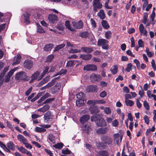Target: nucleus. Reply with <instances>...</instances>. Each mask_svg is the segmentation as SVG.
<instances>
[{
	"mask_svg": "<svg viewBox=\"0 0 156 156\" xmlns=\"http://www.w3.org/2000/svg\"><path fill=\"white\" fill-rule=\"evenodd\" d=\"M15 78L19 81H26L29 80L28 76L23 71L20 72L15 75Z\"/></svg>",
	"mask_w": 156,
	"mask_h": 156,
	"instance_id": "f257e3e1",
	"label": "nucleus"
},
{
	"mask_svg": "<svg viewBox=\"0 0 156 156\" xmlns=\"http://www.w3.org/2000/svg\"><path fill=\"white\" fill-rule=\"evenodd\" d=\"M108 41L106 39H100L98 41V46H101L102 49L107 50L108 48Z\"/></svg>",
	"mask_w": 156,
	"mask_h": 156,
	"instance_id": "f03ea898",
	"label": "nucleus"
},
{
	"mask_svg": "<svg viewBox=\"0 0 156 156\" xmlns=\"http://www.w3.org/2000/svg\"><path fill=\"white\" fill-rule=\"evenodd\" d=\"M122 136V134L120 132L114 135V139L117 144L118 145L121 142Z\"/></svg>",
	"mask_w": 156,
	"mask_h": 156,
	"instance_id": "7ed1b4c3",
	"label": "nucleus"
},
{
	"mask_svg": "<svg viewBox=\"0 0 156 156\" xmlns=\"http://www.w3.org/2000/svg\"><path fill=\"white\" fill-rule=\"evenodd\" d=\"M94 10L97 11L98 9H100L102 7V4L100 2L99 0H94L93 2Z\"/></svg>",
	"mask_w": 156,
	"mask_h": 156,
	"instance_id": "20e7f679",
	"label": "nucleus"
},
{
	"mask_svg": "<svg viewBox=\"0 0 156 156\" xmlns=\"http://www.w3.org/2000/svg\"><path fill=\"white\" fill-rule=\"evenodd\" d=\"M83 69L87 71L97 70V66L94 64L87 65L84 66Z\"/></svg>",
	"mask_w": 156,
	"mask_h": 156,
	"instance_id": "39448f33",
	"label": "nucleus"
},
{
	"mask_svg": "<svg viewBox=\"0 0 156 156\" xmlns=\"http://www.w3.org/2000/svg\"><path fill=\"white\" fill-rule=\"evenodd\" d=\"M33 65V62L32 61L27 59L25 60L24 62L23 66L25 68L28 69H30L32 68Z\"/></svg>",
	"mask_w": 156,
	"mask_h": 156,
	"instance_id": "423d86ee",
	"label": "nucleus"
},
{
	"mask_svg": "<svg viewBox=\"0 0 156 156\" xmlns=\"http://www.w3.org/2000/svg\"><path fill=\"white\" fill-rule=\"evenodd\" d=\"M72 24L73 26L76 29L81 28L83 25V23L81 20L77 22H73Z\"/></svg>",
	"mask_w": 156,
	"mask_h": 156,
	"instance_id": "0eeeda50",
	"label": "nucleus"
},
{
	"mask_svg": "<svg viewBox=\"0 0 156 156\" xmlns=\"http://www.w3.org/2000/svg\"><path fill=\"white\" fill-rule=\"evenodd\" d=\"M102 141H103L106 144H110L112 142V139L108 136H104L102 139Z\"/></svg>",
	"mask_w": 156,
	"mask_h": 156,
	"instance_id": "6e6552de",
	"label": "nucleus"
},
{
	"mask_svg": "<svg viewBox=\"0 0 156 156\" xmlns=\"http://www.w3.org/2000/svg\"><path fill=\"white\" fill-rule=\"evenodd\" d=\"M96 123L97 126L100 127H104L107 125L106 122L103 118L98 120Z\"/></svg>",
	"mask_w": 156,
	"mask_h": 156,
	"instance_id": "1a4fd4ad",
	"label": "nucleus"
},
{
	"mask_svg": "<svg viewBox=\"0 0 156 156\" xmlns=\"http://www.w3.org/2000/svg\"><path fill=\"white\" fill-rule=\"evenodd\" d=\"M48 19L52 23H56L58 21V17L55 15L50 14L48 16Z\"/></svg>",
	"mask_w": 156,
	"mask_h": 156,
	"instance_id": "9d476101",
	"label": "nucleus"
},
{
	"mask_svg": "<svg viewBox=\"0 0 156 156\" xmlns=\"http://www.w3.org/2000/svg\"><path fill=\"white\" fill-rule=\"evenodd\" d=\"M52 119V116L50 111H48L44 115V119L45 122H47L49 120Z\"/></svg>",
	"mask_w": 156,
	"mask_h": 156,
	"instance_id": "9b49d317",
	"label": "nucleus"
},
{
	"mask_svg": "<svg viewBox=\"0 0 156 156\" xmlns=\"http://www.w3.org/2000/svg\"><path fill=\"white\" fill-rule=\"evenodd\" d=\"M139 29L141 35L147 36V32L146 30L144 29V27L142 24H140L139 27Z\"/></svg>",
	"mask_w": 156,
	"mask_h": 156,
	"instance_id": "f8f14e48",
	"label": "nucleus"
},
{
	"mask_svg": "<svg viewBox=\"0 0 156 156\" xmlns=\"http://www.w3.org/2000/svg\"><path fill=\"white\" fill-rule=\"evenodd\" d=\"M101 119H103L101 114H98L95 115L94 116H92L91 117V120L93 122H96L98 120H100Z\"/></svg>",
	"mask_w": 156,
	"mask_h": 156,
	"instance_id": "ddd939ff",
	"label": "nucleus"
},
{
	"mask_svg": "<svg viewBox=\"0 0 156 156\" xmlns=\"http://www.w3.org/2000/svg\"><path fill=\"white\" fill-rule=\"evenodd\" d=\"M98 90L96 85H90L87 87V91L88 92H96Z\"/></svg>",
	"mask_w": 156,
	"mask_h": 156,
	"instance_id": "4468645a",
	"label": "nucleus"
},
{
	"mask_svg": "<svg viewBox=\"0 0 156 156\" xmlns=\"http://www.w3.org/2000/svg\"><path fill=\"white\" fill-rule=\"evenodd\" d=\"M21 57L19 54H17L16 56L14 58L13 62L12 64V65H15L19 64L21 61Z\"/></svg>",
	"mask_w": 156,
	"mask_h": 156,
	"instance_id": "2eb2a0df",
	"label": "nucleus"
},
{
	"mask_svg": "<svg viewBox=\"0 0 156 156\" xmlns=\"http://www.w3.org/2000/svg\"><path fill=\"white\" fill-rule=\"evenodd\" d=\"M109 130V128L108 127H105L104 128H100L97 130V133L100 134H105Z\"/></svg>",
	"mask_w": 156,
	"mask_h": 156,
	"instance_id": "dca6fc26",
	"label": "nucleus"
},
{
	"mask_svg": "<svg viewBox=\"0 0 156 156\" xmlns=\"http://www.w3.org/2000/svg\"><path fill=\"white\" fill-rule=\"evenodd\" d=\"M90 119V116L88 115H83L80 119V122L82 124H84Z\"/></svg>",
	"mask_w": 156,
	"mask_h": 156,
	"instance_id": "f3484780",
	"label": "nucleus"
},
{
	"mask_svg": "<svg viewBox=\"0 0 156 156\" xmlns=\"http://www.w3.org/2000/svg\"><path fill=\"white\" fill-rule=\"evenodd\" d=\"M90 78L92 81H97L100 80L101 76L98 74L93 73L90 75Z\"/></svg>",
	"mask_w": 156,
	"mask_h": 156,
	"instance_id": "a211bd4d",
	"label": "nucleus"
},
{
	"mask_svg": "<svg viewBox=\"0 0 156 156\" xmlns=\"http://www.w3.org/2000/svg\"><path fill=\"white\" fill-rule=\"evenodd\" d=\"M89 110L91 114H96L99 112L98 109L96 106H92L89 108Z\"/></svg>",
	"mask_w": 156,
	"mask_h": 156,
	"instance_id": "6ab92c4d",
	"label": "nucleus"
},
{
	"mask_svg": "<svg viewBox=\"0 0 156 156\" xmlns=\"http://www.w3.org/2000/svg\"><path fill=\"white\" fill-rule=\"evenodd\" d=\"M49 105H48L47 104L44 105L42 107L38 109V111L44 113L49 110Z\"/></svg>",
	"mask_w": 156,
	"mask_h": 156,
	"instance_id": "aec40b11",
	"label": "nucleus"
},
{
	"mask_svg": "<svg viewBox=\"0 0 156 156\" xmlns=\"http://www.w3.org/2000/svg\"><path fill=\"white\" fill-rule=\"evenodd\" d=\"M50 76H48L47 77L44 78L42 81L40 82L37 85V86L39 87H40L43 84L46 83L49 80Z\"/></svg>",
	"mask_w": 156,
	"mask_h": 156,
	"instance_id": "412c9836",
	"label": "nucleus"
},
{
	"mask_svg": "<svg viewBox=\"0 0 156 156\" xmlns=\"http://www.w3.org/2000/svg\"><path fill=\"white\" fill-rule=\"evenodd\" d=\"M18 140L23 144L27 142V140L23 135L19 134L17 136Z\"/></svg>",
	"mask_w": 156,
	"mask_h": 156,
	"instance_id": "4be33fe9",
	"label": "nucleus"
},
{
	"mask_svg": "<svg viewBox=\"0 0 156 156\" xmlns=\"http://www.w3.org/2000/svg\"><path fill=\"white\" fill-rule=\"evenodd\" d=\"M51 96V94L48 93H45L44 95H43L40 99L39 100L37 101L38 103H39L42 101H44V100H45L47 98L50 97Z\"/></svg>",
	"mask_w": 156,
	"mask_h": 156,
	"instance_id": "5701e85b",
	"label": "nucleus"
},
{
	"mask_svg": "<svg viewBox=\"0 0 156 156\" xmlns=\"http://www.w3.org/2000/svg\"><path fill=\"white\" fill-rule=\"evenodd\" d=\"M81 49L85 53H91L93 50L92 48L89 47H82Z\"/></svg>",
	"mask_w": 156,
	"mask_h": 156,
	"instance_id": "b1692460",
	"label": "nucleus"
},
{
	"mask_svg": "<svg viewBox=\"0 0 156 156\" xmlns=\"http://www.w3.org/2000/svg\"><path fill=\"white\" fill-rule=\"evenodd\" d=\"M53 47V44H49L46 45L44 48V50L46 51H51Z\"/></svg>",
	"mask_w": 156,
	"mask_h": 156,
	"instance_id": "393cba45",
	"label": "nucleus"
},
{
	"mask_svg": "<svg viewBox=\"0 0 156 156\" xmlns=\"http://www.w3.org/2000/svg\"><path fill=\"white\" fill-rule=\"evenodd\" d=\"M23 15L24 17L25 21L27 24H28L30 22L29 20L30 16V14L27 12H26L24 13Z\"/></svg>",
	"mask_w": 156,
	"mask_h": 156,
	"instance_id": "a878e982",
	"label": "nucleus"
},
{
	"mask_svg": "<svg viewBox=\"0 0 156 156\" xmlns=\"http://www.w3.org/2000/svg\"><path fill=\"white\" fill-rule=\"evenodd\" d=\"M86 101L85 100L78 99L76 100V105L78 107L82 105Z\"/></svg>",
	"mask_w": 156,
	"mask_h": 156,
	"instance_id": "bb28decb",
	"label": "nucleus"
},
{
	"mask_svg": "<svg viewBox=\"0 0 156 156\" xmlns=\"http://www.w3.org/2000/svg\"><path fill=\"white\" fill-rule=\"evenodd\" d=\"M101 24L103 27L105 29H107L109 27V26L106 20H102L101 22Z\"/></svg>",
	"mask_w": 156,
	"mask_h": 156,
	"instance_id": "cd10ccee",
	"label": "nucleus"
},
{
	"mask_svg": "<svg viewBox=\"0 0 156 156\" xmlns=\"http://www.w3.org/2000/svg\"><path fill=\"white\" fill-rule=\"evenodd\" d=\"M58 77L55 78L54 79L52 80L51 81L48 83L46 85V86L48 88L51 87L56 82V80L58 79Z\"/></svg>",
	"mask_w": 156,
	"mask_h": 156,
	"instance_id": "c85d7f7f",
	"label": "nucleus"
},
{
	"mask_svg": "<svg viewBox=\"0 0 156 156\" xmlns=\"http://www.w3.org/2000/svg\"><path fill=\"white\" fill-rule=\"evenodd\" d=\"M80 57L83 59L85 60H89L92 57L91 54L82 55H80Z\"/></svg>",
	"mask_w": 156,
	"mask_h": 156,
	"instance_id": "c756f323",
	"label": "nucleus"
},
{
	"mask_svg": "<svg viewBox=\"0 0 156 156\" xmlns=\"http://www.w3.org/2000/svg\"><path fill=\"white\" fill-rule=\"evenodd\" d=\"M98 15L100 18L103 20L105 18V15L104 11L102 9L100 10L99 12L98 13Z\"/></svg>",
	"mask_w": 156,
	"mask_h": 156,
	"instance_id": "7c9ffc66",
	"label": "nucleus"
},
{
	"mask_svg": "<svg viewBox=\"0 0 156 156\" xmlns=\"http://www.w3.org/2000/svg\"><path fill=\"white\" fill-rule=\"evenodd\" d=\"M65 25L66 27L70 31H73L75 30V29L73 28L70 27L69 21L66 20L65 23Z\"/></svg>",
	"mask_w": 156,
	"mask_h": 156,
	"instance_id": "2f4dec72",
	"label": "nucleus"
},
{
	"mask_svg": "<svg viewBox=\"0 0 156 156\" xmlns=\"http://www.w3.org/2000/svg\"><path fill=\"white\" fill-rule=\"evenodd\" d=\"M76 97L79 99L85 100V94L83 92H80L76 95Z\"/></svg>",
	"mask_w": 156,
	"mask_h": 156,
	"instance_id": "473e14b6",
	"label": "nucleus"
},
{
	"mask_svg": "<svg viewBox=\"0 0 156 156\" xmlns=\"http://www.w3.org/2000/svg\"><path fill=\"white\" fill-rule=\"evenodd\" d=\"M65 46L64 44H62L57 46L54 50V52H55L58 51L60 49L64 48Z\"/></svg>",
	"mask_w": 156,
	"mask_h": 156,
	"instance_id": "72a5a7b5",
	"label": "nucleus"
},
{
	"mask_svg": "<svg viewBox=\"0 0 156 156\" xmlns=\"http://www.w3.org/2000/svg\"><path fill=\"white\" fill-rule=\"evenodd\" d=\"M75 60H71L68 61L66 66L68 67L73 66L75 64Z\"/></svg>",
	"mask_w": 156,
	"mask_h": 156,
	"instance_id": "f704fd0d",
	"label": "nucleus"
},
{
	"mask_svg": "<svg viewBox=\"0 0 156 156\" xmlns=\"http://www.w3.org/2000/svg\"><path fill=\"white\" fill-rule=\"evenodd\" d=\"M40 72L38 71H37L32 74L31 76V78L32 80H36L38 76L40 74Z\"/></svg>",
	"mask_w": 156,
	"mask_h": 156,
	"instance_id": "c9c22d12",
	"label": "nucleus"
},
{
	"mask_svg": "<svg viewBox=\"0 0 156 156\" xmlns=\"http://www.w3.org/2000/svg\"><path fill=\"white\" fill-rule=\"evenodd\" d=\"M7 147L9 148V149L13 150L14 149V145L12 141L9 142L7 144Z\"/></svg>",
	"mask_w": 156,
	"mask_h": 156,
	"instance_id": "e433bc0d",
	"label": "nucleus"
},
{
	"mask_svg": "<svg viewBox=\"0 0 156 156\" xmlns=\"http://www.w3.org/2000/svg\"><path fill=\"white\" fill-rule=\"evenodd\" d=\"M48 139L52 143H55V137L52 134H50L49 135Z\"/></svg>",
	"mask_w": 156,
	"mask_h": 156,
	"instance_id": "4c0bfd02",
	"label": "nucleus"
},
{
	"mask_svg": "<svg viewBox=\"0 0 156 156\" xmlns=\"http://www.w3.org/2000/svg\"><path fill=\"white\" fill-rule=\"evenodd\" d=\"M118 67L117 66L114 65L111 68V71L113 74H115L117 72Z\"/></svg>",
	"mask_w": 156,
	"mask_h": 156,
	"instance_id": "58836bf2",
	"label": "nucleus"
},
{
	"mask_svg": "<svg viewBox=\"0 0 156 156\" xmlns=\"http://www.w3.org/2000/svg\"><path fill=\"white\" fill-rule=\"evenodd\" d=\"M98 155L99 156H108V152L105 151H102L98 153Z\"/></svg>",
	"mask_w": 156,
	"mask_h": 156,
	"instance_id": "ea45409f",
	"label": "nucleus"
},
{
	"mask_svg": "<svg viewBox=\"0 0 156 156\" xmlns=\"http://www.w3.org/2000/svg\"><path fill=\"white\" fill-rule=\"evenodd\" d=\"M63 146V144L62 143H58L53 145V147L56 149H61Z\"/></svg>",
	"mask_w": 156,
	"mask_h": 156,
	"instance_id": "a19ab883",
	"label": "nucleus"
},
{
	"mask_svg": "<svg viewBox=\"0 0 156 156\" xmlns=\"http://www.w3.org/2000/svg\"><path fill=\"white\" fill-rule=\"evenodd\" d=\"M83 128V130L85 131H87V133L88 131H89L91 130L89 125L88 124L84 125Z\"/></svg>",
	"mask_w": 156,
	"mask_h": 156,
	"instance_id": "79ce46f5",
	"label": "nucleus"
},
{
	"mask_svg": "<svg viewBox=\"0 0 156 156\" xmlns=\"http://www.w3.org/2000/svg\"><path fill=\"white\" fill-rule=\"evenodd\" d=\"M35 130L36 131L38 132H43L46 131V130L43 128L37 127H36Z\"/></svg>",
	"mask_w": 156,
	"mask_h": 156,
	"instance_id": "37998d69",
	"label": "nucleus"
},
{
	"mask_svg": "<svg viewBox=\"0 0 156 156\" xmlns=\"http://www.w3.org/2000/svg\"><path fill=\"white\" fill-rule=\"evenodd\" d=\"M104 112L107 115H110L111 113V109L108 107H105L104 110Z\"/></svg>",
	"mask_w": 156,
	"mask_h": 156,
	"instance_id": "c03bdc74",
	"label": "nucleus"
},
{
	"mask_svg": "<svg viewBox=\"0 0 156 156\" xmlns=\"http://www.w3.org/2000/svg\"><path fill=\"white\" fill-rule=\"evenodd\" d=\"M37 31L40 33H43L45 32L44 30L42 29V27L39 24L37 25Z\"/></svg>",
	"mask_w": 156,
	"mask_h": 156,
	"instance_id": "a18cd8bd",
	"label": "nucleus"
},
{
	"mask_svg": "<svg viewBox=\"0 0 156 156\" xmlns=\"http://www.w3.org/2000/svg\"><path fill=\"white\" fill-rule=\"evenodd\" d=\"M105 37L107 39H109L111 36V33L109 31L106 32L105 34Z\"/></svg>",
	"mask_w": 156,
	"mask_h": 156,
	"instance_id": "49530a36",
	"label": "nucleus"
},
{
	"mask_svg": "<svg viewBox=\"0 0 156 156\" xmlns=\"http://www.w3.org/2000/svg\"><path fill=\"white\" fill-rule=\"evenodd\" d=\"M138 44L139 47L143 48L144 47V41L141 39H139L138 41Z\"/></svg>",
	"mask_w": 156,
	"mask_h": 156,
	"instance_id": "de8ad7c7",
	"label": "nucleus"
},
{
	"mask_svg": "<svg viewBox=\"0 0 156 156\" xmlns=\"http://www.w3.org/2000/svg\"><path fill=\"white\" fill-rule=\"evenodd\" d=\"M90 23L92 25V27L93 28H95L96 27V23L94 20L93 19L91 18L90 20Z\"/></svg>",
	"mask_w": 156,
	"mask_h": 156,
	"instance_id": "09e8293b",
	"label": "nucleus"
},
{
	"mask_svg": "<svg viewBox=\"0 0 156 156\" xmlns=\"http://www.w3.org/2000/svg\"><path fill=\"white\" fill-rule=\"evenodd\" d=\"M79 36L82 38H85L87 37V32H82L80 34Z\"/></svg>",
	"mask_w": 156,
	"mask_h": 156,
	"instance_id": "8fccbe9b",
	"label": "nucleus"
},
{
	"mask_svg": "<svg viewBox=\"0 0 156 156\" xmlns=\"http://www.w3.org/2000/svg\"><path fill=\"white\" fill-rule=\"evenodd\" d=\"M55 100V99L54 98H49L48 99H47L44 101L43 104H45L49 103L50 102H51L52 101H54Z\"/></svg>",
	"mask_w": 156,
	"mask_h": 156,
	"instance_id": "3c124183",
	"label": "nucleus"
},
{
	"mask_svg": "<svg viewBox=\"0 0 156 156\" xmlns=\"http://www.w3.org/2000/svg\"><path fill=\"white\" fill-rule=\"evenodd\" d=\"M54 58V55H51L48 56L47 58L46 62H50L52 61Z\"/></svg>",
	"mask_w": 156,
	"mask_h": 156,
	"instance_id": "603ef678",
	"label": "nucleus"
},
{
	"mask_svg": "<svg viewBox=\"0 0 156 156\" xmlns=\"http://www.w3.org/2000/svg\"><path fill=\"white\" fill-rule=\"evenodd\" d=\"M87 104L90 105H93L96 104V100H89L87 102Z\"/></svg>",
	"mask_w": 156,
	"mask_h": 156,
	"instance_id": "864d4df0",
	"label": "nucleus"
},
{
	"mask_svg": "<svg viewBox=\"0 0 156 156\" xmlns=\"http://www.w3.org/2000/svg\"><path fill=\"white\" fill-rule=\"evenodd\" d=\"M19 150L22 152L23 153L27 154V152H28L29 151H27L26 149L25 148H24L23 147H21L19 149Z\"/></svg>",
	"mask_w": 156,
	"mask_h": 156,
	"instance_id": "5fc2aeb1",
	"label": "nucleus"
},
{
	"mask_svg": "<svg viewBox=\"0 0 156 156\" xmlns=\"http://www.w3.org/2000/svg\"><path fill=\"white\" fill-rule=\"evenodd\" d=\"M143 105L146 109L147 110H149V105L146 101H144Z\"/></svg>",
	"mask_w": 156,
	"mask_h": 156,
	"instance_id": "6e6d98bb",
	"label": "nucleus"
},
{
	"mask_svg": "<svg viewBox=\"0 0 156 156\" xmlns=\"http://www.w3.org/2000/svg\"><path fill=\"white\" fill-rule=\"evenodd\" d=\"M16 68L11 69L10 71L9 72L7 75L11 77V76L13 74L14 72L16 71Z\"/></svg>",
	"mask_w": 156,
	"mask_h": 156,
	"instance_id": "4d7b16f0",
	"label": "nucleus"
},
{
	"mask_svg": "<svg viewBox=\"0 0 156 156\" xmlns=\"http://www.w3.org/2000/svg\"><path fill=\"white\" fill-rule=\"evenodd\" d=\"M144 120L145 122L147 124L149 123V120L148 117L146 115H145L144 117Z\"/></svg>",
	"mask_w": 156,
	"mask_h": 156,
	"instance_id": "13d9d810",
	"label": "nucleus"
},
{
	"mask_svg": "<svg viewBox=\"0 0 156 156\" xmlns=\"http://www.w3.org/2000/svg\"><path fill=\"white\" fill-rule=\"evenodd\" d=\"M80 51V50H78L76 49H71L69 51V53H75L79 52Z\"/></svg>",
	"mask_w": 156,
	"mask_h": 156,
	"instance_id": "bf43d9fd",
	"label": "nucleus"
},
{
	"mask_svg": "<svg viewBox=\"0 0 156 156\" xmlns=\"http://www.w3.org/2000/svg\"><path fill=\"white\" fill-rule=\"evenodd\" d=\"M118 122L117 119H115L112 122V125L114 127H116L118 125Z\"/></svg>",
	"mask_w": 156,
	"mask_h": 156,
	"instance_id": "052dcab7",
	"label": "nucleus"
},
{
	"mask_svg": "<svg viewBox=\"0 0 156 156\" xmlns=\"http://www.w3.org/2000/svg\"><path fill=\"white\" fill-rule=\"evenodd\" d=\"M141 90H140L139 92V94L141 98H142L144 94V91L142 89V88L141 87Z\"/></svg>",
	"mask_w": 156,
	"mask_h": 156,
	"instance_id": "680f3d73",
	"label": "nucleus"
},
{
	"mask_svg": "<svg viewBox=\"0 0 156 156\" xmlns=\"http://www.w3.org/2000/svg\"><path fill=\"white\" fill-rule=\"evenodd\" d=\"M56 28L60 30H63L64 29L63 25L62 24L58 25L57 26Z\"/></svg>",
	"mask_w": 156,
	"mask_h": 156,
	"instance_id": "e2e57ef3",
	"label": "nucleus"
},
{
	"mask_svg": "<svg viewBox=\"0 0 156 156\" xmlns=\"http://www.w3.org/2000/svg\"><path fill=\"white\" fill-rule=\"evenodd\" d=\"M134 104V102L132 100H127V106L129 105L130 106H133Z\"/></svg>",
	"mask_w": 156,
	"mask_h": 156,
	"instance_id": "0e129e2a",
	"label": "nucleus"
},
{
	"mask_svg": "<svg viewBox=\"0 0 156 156\" xmlns=\"http://www.w3.org/2000/svg\"><path fill=\"white\" fill-rule=\"evenodd\" d=\"M62 154H69L70 153V151L68 149H67L65 150H62Z\"/></svg>",
	"mask_w": 156,
	"mask_h": 156,
	"instance_id": "69168bd1",
	"label": "nucleus"
},
{
	"mask_svg": "<svg viewBox=\"0 0 156 156\" xmlns=\"http://www.w3.org/2000/svg\"><path fill=\"white\" fill-rule=\"evenodd\" d=\"M106 95L107 93L105 91H103L101 92L100 94V97L102 98L105 97L106 96Z\"/></svg>",
	"mask_w": 156,
	"mask_h": 156,
	"instance_id": "338daca9",
	"label": "nucleus"
},
{
	"mask_svg": "<svg viewBox=\"0 0 156 156\" xmlns=\"http://www.w3.org/2000/svg\"><path fill=\"white\" fill-rule=\"evenodd\" d=\"M58 91V90L54 87L51 89V93L52 94L56 93Z\"/></svg>",
	"mask_w": 156,
	"mask_h": 156,
	"instance_id": "774afa93",
	"label": "nucleus"
}]
</instances>
